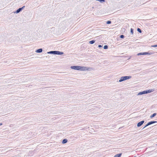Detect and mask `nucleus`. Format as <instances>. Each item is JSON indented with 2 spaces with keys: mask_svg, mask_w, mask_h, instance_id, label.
<instances>
[{
  "mask_svg": "<svg viewBox=\"0 0 157 157\" xmlns=\"http://www.w3.org/2000/svg\"><path fill=\"white\" fill-rule=\"evenodd\" d=\"M71 68L74 70L80 71H88L90 68L84 67L79 66H73L71 67Z\"/></svg>",
  "mask_w": 157,
  "mask_h": 157,
  "instance_id": "obj_1",
  "label": "nucleus"
},
{
  "mask_svg": "<svg viewBox=\"0 0 157 157\" xmlns=\"http://www.w3.org/2000/svg\"><path fill=\"white\" fill-rule=\"evenodd\" d=\"M131 78L130 76H125L122 77L121 78V79L119 80V82H121L123 81H124L126 80H127L129 78Z\"/></svg>",
  "mask_w": 157,
  "mask_h": 157,
  "instance_id": "obj_2",
  "label": "nucleus"
},
{
  "mask_svg": "<svg viewBox=\"0 0 157 157\" xmlns=\"http://www.w3.org/2000/svg\"><path fill=\"white\" fill-rule=\"evenodd\" d=\"M153 91L152 90H148L144 91L140 93L139 94H147L148 93H150Z\"/></svg>",
  "mask_w": 157,
  "mask_h": 157,
  "instance_id": "obj_3",
  "label": "nucleus"
},
{
  "mask_svg": "<svg viewBox=\"0 0 157 157\" xmlns=\"http://www.w3.org/2000/svg\"><path fill=\"white\" fill-rule=\"evenodd\" d=\"M52 52H54V54L57 55H62L63 54V52L59 51H53Z\"/></svg>",
  "mask_w": 157,
  "mask_h": 157,
  "instance_id": "obj_4",
  "label": "nucleus"
},
{
  "mask_svg": "<svg viewBox=\"0 0 157 157\" xmlns=\"http://www.w3.org/2000/svg\"><path fill=\"white\" fill-rule=\"evenodd\" d=\"M156 122H157V121H152L149 122L147 124L144 128H145V127H147V126L149 125H150L151 124H152L154 123H155Z\"/></svg>",
  "mask_w": 157,
  "mask_h": 157,
  "instance_id": "obj_5",
  "label": "nucleus"
},
{
  "mask_svg": "<svg viewBox=\"0 0 157 157\" xmlns=\"http://www.w3.org/2000/svg\"><path fill=\"white\" fill-rule=\"evenodd\" d=\"M144 121H143L139 122L137 124V126L138 127H140L144 123Z\"/></svg>",
  "mask_w": 157,
  "mask_h": 157,
  "instance_id": "obj_6",
  "label": "nucleus"
},
{
  "mask_svg": "<svg viewBox=\"0 0 157 157\" xmlns=\"http://www.w3.org/2000/svg\"><path fill=\"white\" fill-rule=\"evenodd\" d=\"M152 54V52H143V54L144 55H151Z\"/></svg>",
  "mask_w": 157,
  "mask_h": 157,
  "instance_id": "obj_7",
  "label": "nucleus"
},
{
  "mask_svg": "<svg viewBox=\"0 0 157 157\" xmlns=\"http://www.w3.org/2000/svg\"><path fill=\"white\" fill-rule=\"evenodd\" d=\"M42 49H39L37 50L36 51V52H38V53L41 52H42Z\"/></svg>",
  "mask_w": 157,
  "mask_h": 157,
  "instance_id": "obj_8",
  "label": "nucleus"
},
{
  "mask_svg": "<svg viewBox=\"0 0 157 157\" xmlns=\"http://www.w3.org/2000/svg\"><path fill=\"white\" fill-rule=\"evenodd\" d=\"M156 115V113H153L152 115L150 116V117L151 118H152L154 117Z\"/></svg>",
  "mask_w": 157,
  "mask_h": 157,
  "instance_id": "obj_9",
  "label": "nucleus"
},
{
  "mask_svg": "<svg viewBox=\"0 0 157 157\" xmlns=\"http://www.w3.org/2000/svg\"><path fill=\"white\" fill-rule=\"evenodd\" d=\"M121 155V154H117L115 155L114 157H120Z\"/></svg>",
  "mask_w": 157,
  "mask_h": 157,
  "instance_id": "obj_10",
  "label": "nucleus"
},
{
  "mask_svg": "<svg viewBox=\"0 0 157 157\" xmlns=\"http://www.w3.org/2000/svg\"><path fill=\"white\" fill-rule=\"evenodd\" d=\"M67 142V140L66 139H64L63 140L62 143L63 144H65Z\"/></svg>",
  "mask_w": 157,
  "mask_h": 157,
  "instance_id": "obj_11",
  "label": "nucleus"
},
{
  "mask_svg": "<svg viewBox=\"0 0 157 157\" xmlns=\"http://www.w3.org/2000/svg\"><path fill=\"white\" fill-rule=\"evenodd\" d=\"M95 41L94 40H91V41H90L89 43L90 44H94L95 42Z\"/></svg>",
  "mask_w": 157,
  "mask_h": 157,
  "instance_id": "obj_12",
  "label": "nucleus"
},
{
  "mask_svg": "<svg viewBox=\"0 0 157 157\" xmlns=\"http://www.w3.org/2000/svg\"><path fill=\"white\" fill-rule=\"evenodd\" d=\"M22 10V8H20L19 9H18L17 11H16V13H19V12H20V11Z\"/></svg>",
  "mask_w": 157,
  "mask_h": 157,
  "instance_id": "obj_13",
  "label": "nucleus"
},
{
  "mask_svg": "<svg viewBox=\"0 0 157 157\" xmlns=\"http://www.w3.org/2000/svg\"><path fill=\"white\" fill-rule=\"evenodd\" d=\"M137 30L138 32H139L140 33H141V30L140 28H138Z\"/></svg>",
  "mask_w": 157,
  "mask_h": 157,
  "instance_id": "obj_14",
  "label": "nucleus"
},
{
  "mask_svg": "<svg viewBox=\"0 0 157 157\" xmlns=\"http://www.w3.org/2000/svg\"><path fill=\"white\" fill-rule=\"evenodd\" d=\"M137 55L138 56H139L140 55H144L143 53H139L137 54Z\"/></svg>",
  "mask_w": 157,
  "mask_h": 157,
  "instance_id": "obj_15",
  "label": "nucleus"
},
{
  "mask_svg": "<svg viewBox=\"0 0 157 157\" xmlns=\"http://www.w3.org/2000/svg\"><path fill=\"white\" fill-rule=\"evenodd\" d=\"M108 47L107 45H105L104 47V48L105 49H107Z\"/></svg>",
  "mask_w": 157,
  "mask_h": 157,
  "instance_id": "obj_16",
  "label": "nucleus"
},
{
  "mask_svg": "<svg viewBox=\"0 0 157 157\" xmlns=\"http://www.w3.org/2000/svg\"><path fill=\"white\" fill-rule=\"evenodd\" d=\"M131 32L132 34H133V29H131Z\"/></svg>",
  "mask_w": 157,
  "mask_h": 157,
  "instance_id": "obj_17",
  "label": "nucleus"
},
{
  "mask_svg": "<svg viewBox=\"0 0 157 157\" xmlns=\"http://www.w3.org/2000/svg\"><path fill=\"white\" fill-rule=\"evenodd\" d=\"M111 21H108L107 22H106V23L107 24H110L111 23Z\"/></svg>",
  "mask_w": 157,
  "mask_h": 157,
  "instance_id": "obj_18",
  "label": "nucleus"
},
{
  "mask_svg": "<svg viewBox=\"0 0 157 157\" xmlns=\"http://www.w3.org/2000/svg\"><path fill=\"white\" fill-rule=\"evenodd\" d=\"M151 47H157V44H156V45H151Z\"/></svg>",
  "mask_w": 157,
  "mask_h": 157,
  "instance_id": "obj_19",
  "label": "nucleus"
},
{
  "mask_svg": "<svg viewBox=\"0 0 157 157\" xmlns=\"http://www.w3.org/2000/svg\"><path fill=\"white\" fill-rule=\"evenodd\" d=\"M124 36L123 35H121V36H120V37H121V38H124Z\"/></svg>",
  "mask_w": 157,
  "mask_h": 157,
  "instance_id": "obj_20",
  "label": "nucleus"
},
{
  "mask_svg": "<svg viewBox=\"0 0 157 157\" xmlns=\"http://www.w3.org/2000/svg\"><path fill=\"white\" fill-rule=\"evenodd\" d=\"M98 1H99L100 2H101L102 1V2H104L105 1L104 0H99Z\"/></svg>",
  "mask_w": 157,
  "mask_h": 157,
  "instance_id": "obj_21",
  "label": "nucleus"
},
{
  "mask_svg": "<svg viewBox=\"0 0 157 157\" xmlns=\"http://www.w3.org/2000/svg\"><path fill=\"white\" fill-rule=\"evenodd\" d=\"M102 47V46L101 45H98V47L99 48H101Z\"/></svg>",
  "mask_w": 157,
  "mask_h": 157,
  "instance_id": "obj_22",
  "label": "nucleus"
},
{
  "mask_svg": "<svg viewBox=\"0 0 157 157\" xmlns=\"http://www.w3.org/2000/svg\"><path fill=\"white\" fill-rule=\"evenodd\" d=\"M53 52V51H51V52H49V53H53V54H54V52Z\"/></svg>",
  "mask_w": 157,
  "mask_h": 157,
  "instance_id": "obj_23",
  "label": "nucleus"
},
{
  "mask_svg": "<svg viewBox=\"0 0 157 157\" xmlns=\"http://www.w3.org/2000/svg\"><path fill=\"white\" fill-rule=\"evenodd\" d=\"M2 124V123H0V126Z\"/></svg>",
  "mask_w": 157,
  "mask_h": 157,
  "instance_id": "obj_24",
  "label": "nucleus"
}]
</instances>
